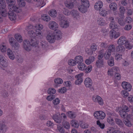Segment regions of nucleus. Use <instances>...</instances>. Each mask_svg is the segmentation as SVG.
Wrapping results in <instances>:
<instances>
[{"label":"nucleus","instance_id":"nucleus-1","mask_svg":"<svg viewBox=\"0 0 133 133\" xmlns=\"http://www.w3.org/2000/svg\"><path fill=\"white\" fill-rule=\"evenodd\" d=\"M43 28V26L41 24H37L33 27L30 25L27 28L28 30V36L29 37H35L36 36L39 38L43 37L42 32L41 30Z\"/></svg>","mask_w":133,"mask_h":133},{"label":"nucleus","instance_id":"nucleus-2","mask_svg":"<svg viewBox=\"0 0 133 133\" xmlns=\"http://www.w3.org/2000/svg\"><path fill=\"white\" fill-rule=\"evenodd\" d=\"M36 36L35 37H30L31 38V44L29 41L25 40L23 42V45L24 48L26 51H29L31 49V45L34 47H38V42L36 39Z\"/></svg>","mask_w":133,"mask_h":133},{"label":"nucleus","instance_id":"nucleus-3","mask_svg":"<svg viewBox=\"0 0 133 133\" xmlns=\"http://www.w3.org/2000/svg\"><path fill=\"white\" fill-rule=\"evenodd\" d=\"M90 6L89 0H81V4H78L77 8L79 11L81 13L84 14L88 11V9Z\"/></svg>","mask_w":133,"mask_h":133},{"label":"nucleus","instance_id":"nucleus-4","mask_svg":"<svg viewBox=\"0 0 133 133\" xmlns=\"http://www.w3.org/2000/svg\"><path fill=\"white\" fill-rule=\"evenodd\" d=\"M14 6L15 8V10H12L11 9H8L9 10L8 12V16L10 19L12 21L15 20L16 19V15L14 13L13 11H15L17 12H19L21 11V9L20 7H17L15 5V3H14Z\"/></svg>","mask_w":133,"mask_h":133},{"label":"nucleus","instance_id":"nucleus-5","mask_svg":"<svg viewBox=\"0 0 133 133\" xmlns=\"http://www.w3.org/2000/svg\"><path fill=\"white\" fill-rule=\"evenodd\" d=\"M108 51L106 52L104 55V58L105 59H108L111 55H114L115 54V48L113 44H111L109 46Z\"/></svg>","mask_w":133,"mask_h":133},{"label":"nucleus","instance_id":"nucleus-6","mask_svg":"<svg viewBox=\"0 0 133 133\" xmlns=\"http://www.w3.org/2000/svg\"><path fill=\"white\" fill-rule=\"evenodd\" d=\"M48 26L50 29L54 30L55 33H58L59 38L61 37V32L59 30H58V25L56 22L54 21L50 22L49 23Z\"/></svg>","mask_w":133,"mask_h":133},{"label":"nucleus","instance_id":"nucleus-7","mask_svg":"<svg viewBox=\"0 0 133 133\" xmlns=\"http://www.w3.org/2000/svg\"><path fill=\"white\" fill-rule=\"evenodd\" d=\"M128 107L125 105H123L116 108V111L118 112L119 114L122 118H125L126 116V112L128 111Z\"/></svg>","mask_w":133,"mask_h":133},{"label":"nucleus","instance_id":"nucleus-8","mask_svg":"<svg viewBox=\"0 0 133 133\" xmlns=\"http://www.w3.org/2000/svg\"><path fill=\"white\" fill-rule=\"evenodd\" d=\"M55 34L54 32H49L47 35L46 36V39L48 41L51 43H53L55 41V37L57 38L58 39H59L61 38V37L59 38L58 36V34L57 33Z\"/></svg>","mask_w":133,"mask_h":133},{"label":"nucleus","instance_id":"nucleus-9","mask_svg":"<svg viewBox=\"0 0 133 133\" xmlns=\"http://www.w3.org/2000/svg\"><path fill=\"white\" fill-rule=\"evenodd\" d=\"M93 115L95 118L99 120L103 119L106 116L105 113L102 111H95Z\"/></svg>","mask_w":133,"mask_h":133},{"label":"nucleus","instance_id":"nucleus-10","mask_svg":"<svg viewBox=\"0 0 133 133\" xmlns=\"http://www.w3.org/2000/svg\"><path fill=\"white\" fill-rule=\"evenodd\" d=\"M119 67L115 66L109 68L107 71V74L109 77H112L119 71Z\"/></svg>","mask_w":133,"mask_h":133},{"label":"nucleus","instance_id":"nucleus-11","mask_svg":"<svg viewBox=\"0 0 133 133\" xmlns=\"http://www.w3.org/2000/svg\"><path fill=\"white\" fill-rule=\"evenodd\" d=\"M92 100L95 103H97L100 105L102 106L104 104V102L102 98L98 95L94 96L92 97Z\"/></svg>","mask_w":133,"mask_h":133},{"label":"nucleus","instance_id":"nucleus-12","mask_svg":"<svg viewBox=\"0 0 133 133\" xmlns=\"http://www.w3.org/2000/svg\"><path fill=\"white\" fill-rule=\"evenodd\" d=\"M59 115V114H57L54 115L53 117V118L54 121L56 122L59 123L61 122V118L63 117V118H65L66 117V116L65 114L62 113L61 115V117H60L58 116Z\"/></svg>","mask_w":133,"mask_h":133},{"label":"nucleus","instance_id":"nucleus-13","mask_svg":"<svg viewBox=\"0 0 133 133\" xmlns=\"http://www.w3.org/2000/svg\"><path fill=\"white\" fill-rule=\"evenodd\" d=\"M122 86L124 89L128 91H129L131 89L132 86L129 83L126 82H123L122 83Z\"/></svg>","mask_w":133,"mask_h":133},{"label":"nucleus","instance_id":"nucleus-14","mask_svg":"<svg viewBox=\"0 0 133 133\" xmlns=\"http://www.w3.org/2000/svg\"><path fill=\"white\" fill-rule=\"evenodd\" d=\"M54 82L55 84L54 87L57 88L59 87L60 85L63 83V81L61 78L58 77L54 79Z\"/></svg>","mask_w":133,"mask_h":133},{"label":"nucleus","instance_id":"nucleus-15","mask_svg":"<svg viewBox=\"0 0 133 133\" xmlns=\"http://www.w3.org/2000/svg\"><path fill=\"white\" fill-rule=\"evenodd\" d=\"M8 129V127L4 121H0V130L3 132H5L7 131Z\"/></svg>","mask_w":133,"mask_h":133},{"label":"nucleus","instance_id":"nucleus-16","mask_svg":"<svg viewBox=\"0 0 133 133\" xmlns=\"http://www.w3.org/2000/svg\"><path fill=\"white\" fill-rule=\"evenodd\" d=\"M0 64L4 67H7L8 65L7 60L1 55H0Z\"/></svg>","mask_w":133,"mask_h":133},{"label":"nucleus","instance_id":"nucleus-17","mask_svg":"<svg viewBox=\"0 0 133 133\" xmlns=\"http://www.w3.org/2000/svg\"><path fill=\"white\" fill-rule=\"evenodd\" d=\"M15 39L13 38H11L9 39V42L10 45L12 47L17 49L19 46V44L17 42L15 43Z\"/></svg>","mask_w":133,"mask_h":133},{"label":"nucleus","instance_id":"nucleus-18","mask_svg":"<svg viewBox=\"0 0 133 133\" xmlns=\"http://www.w3.org/2000/svg\"><path fill=\"white\" fill-rule=\"evenodd\" d=\"M103 5V3L102 1H97L95 4L94 8L96 10H99L102 8Z\"/></svg>","mask_w":133,"mask_h":133},{"label":"nucleus","instance_id":"nucleus-19","mask_svg":"<svg viewBox=\"0 0 133 133\" xmlns=\"http://www.w3.org/2000/svg\"><path fill=\"white\" fill-rule=\"evenodd\" d=\"M7 3L8 4V8L12 10H15L14 6V3H15V0H6Z\"/></svg>","mask_w":133,"mask_h":133},{"label":"nucleus","instance_id":"nucleus-20","mask_svg":"<svg viewBox=\"0 0 133 133\" xmlns=\"http://www.w3.org/2000/svg\"><path fill=\"white\" fill-rule=\"evenodd\" d=\"M120 35L119 32H117L115 30H111L110 32V36L112 39H115L117 38Z\"/></svg>","mask_w":133,"mask_h":133},{"label":"nucleus","instance_id":"nucleus-21","mask_svg":"<svg viewBox=\"0 0 133 133\" xmlns=\"http://www.w3.org/2000/svg\"><path fill=\"white\" fill-rule=\"evenodd\" d=\"M71 14L75 19L79 20L80 19L81 17L77 11L73 10L71 12Z\"/></svg>","mask_w":133,"mask_h":133},{"label":"nucleus","instance_id":"nucleus-22","mask_svg":"<svg viewBox=\"0 0 133 133\" xmlns=\"http://www.w3.org/2000/svg\"><path fill=\"white\" fill-rule=\"evenodd\" d=\"M75 0H68L65 2V4L66 7L72 8L74 6V3L75 2Z\"/></svg>","mask_w":133,"mask_h":133},{"label":"nucleus","instance_id":"nucleus-23","mask_svg":"<svg viewBox=\"0 0 133 133\" xmlns=\"http://www.w3.org/2000/svg\"><path fill=\"white\" fill-rule=\"evenodd\" d=\"M131 118V115H129L126 117L123 120L124 124L129 127H130L132 125L131 123L129 121Z\"/></svg>","mask_w":133,"mask_h":133},{"label":"nucleus","instance_id":"nucleus-24","mask_svg":"<svg viewBox=\"0 0 133 133\" xmlns=\"http://www.w3.org/2000/svg\"><path fill=\"white\" fill-rule=\"evenodd\" d=\"M84 84L87 87L90 88L92 84V80L89 77L87 78L84 80Z\"/></svg>","mask_w":133,"mask_h":133},{"label":"nucleus","instance_id":"nucleus-25","mask_svg":"<svg viewBox=\"0 0 133 133\" xmlns=\"http://www.w3.org/2000/svg\"><path fill=\"white\" fill-rule=\"evenodd\" d=\"M126 38L124 36L120 37L117 41V43L118 45H122L125 44L127 42Z\"/></svg>","mask_w":133,"mask_h":133},{"label":"nucleus","instance_id":"nucleus-26","mask_svg":"<svg viewBox=\"0 0 133 133\" xmlns=\"http://www.w3.org/2000/svg\"><path fill=\"white\" fill-rule=\"evenodd\" d=\"M110 20L111 23L110 24V28L112 29H115L117 28V26L115 24L114 22V19L112 17H111L110 18Z\"/></svg>","mask_w":133,"mask_h":133},{"label":"nucleus","instance_id":"nucleus-27","mask_svg":"<svg viewBox=\"0 0 133 133\" xmlns=\"http://www.w3.org/2000/svg\"><path fill=\"white\" fill-rule=\"evenodd\" d=\"M74 59L76 64H78L80 63H82L83 61V57L80 55L76 56Z\"/></svg>","mask_w":133,"mask_h":133},{"label":"nucleus","instance_id":"nucleus-28","mask_svg":"<svg viewBox=\"0 0 133 133\" xmlns=\"http://www.w3.org/2000/svg\"><path fill=\"white\" fill-rule=\"evenodd\" d=\"M107 115L109 116L107 120L108 123L111 125L114 124V121L112 117V114L110 112H108L107 113Z\"/></svg>","mask_w":133,"mask_h":133},{"label":"nucleus","instance_id":"nucleus-29","mask_svg":"<svg viewBox=\"0 0 133 133\" xmlns=\"http://www.w3.org/2000/svg\"><path fill=\"white\" fill-rule=\"evenodd\" d=\"M60 24L61 26L63 28H66L69 25L68 22L65 19L62 20L60 22Z\"/></svg>","mask_w":133,"mask_h":133},{"label":"nucleus","instance_id":"nucleus-30","mask_svg":"<svg viewBox=\"0 0 133 133\" xmlns=\"http://www.w3.org/2000/svg\"><path fill=\"white\" fill-rule=\"evenodd\" d=\"M7 53L10 59L13 60L15 59V56L13 53L10 49H7Z\"/></svg>","mask_w":133,"mask_h":133},{"label":"nucleus","instance_id":"nucleus-31","mask_svg":"<svg viewBox=\"0 0 133 133\" xmlns=\"http://www.w3.org/2000/svg\"><path fill=\"white\" fill-rule=\"evenodd\" d=\"M96 66L98 68H101L104 67V63L103 60L99 59L96 62Z\"/></svg>","mask_w":133,"mask_h":133},{"label":"nucleus","instance_id":"nucleus-32","mask_svg":"<svg viewBox=\"0 0 133 133\" xmlns=\"http://www.w3.org/2000/svg\"><path fill=\"white\" fill-rule=\"evenodd\" d=\"M95 58L93 56L90 57L85 60V63L87 65H90L95 61Z\"/></svg>","mask_w":133,"mask_h":133},{"label":"nucleus","instance_id":"nucleus-33","mask_svg":"<svg viewBox=\"0 0 133 133\" xmlns=\"http://www.w3.org/2000/svg\"><path fill=\"white\" fill-rule=\"evenodd\" d=\"M120 18L118 19V22L119 24L121 26H124L125 24V22L123 19L124 18V15H121L119 16Z\"/></svg>","mask_w":133,"mask_h":133},{"label":"nucleus","instance_id":"nucleus-34","mask_svg":"<svg viewBox=\"0 0 133 133\" xmlns=\"http://www.w3.org/2000/svg\"><path fill=\"white\" fill-rule=\"evenodd\" d=\"M0 13L3 18L6 17L8 14L6 8L0 9Z\"/></svg>","mask_w":133,"mask_h":133},{"label":"nucleus","instance_id":"nucleus-35","mask_svg":"<svg viewBox=\"0 0 133 133\" xmlns=\"http://www.w3.org/2000/svg\"><path fill=\"white\" fill-rule=\"evenodd\" d=\"M77 67L79 70L84 71L85 68H86V65L84 63L82 62L78 64L77 65Z\"/></svg>","mask_w":133,"mask_h":133},{"label":"nucleus","instance_id":"nucleus-36","mask_svg":"<svg viewBox=\"0 0 133 133\" xmlns=\"http://www.w3.org/2000/svg\"><path fill=\"white\" fill-rule=\"evenodd\" d=\"M125 50V49L123 46L122 45L117 46L116 47V51L117 52L122 53Z\"/></svg>","mask_w":133,"mask_h":133},{"label":"nucleus","instance_id":"nucleus-37","mask_svg":"<svg viewBox=\"0 0 133 133\" xmlns=\"http://www.w3.org/2000/svg\"><path fill=\"white\" fill-rule=\"evenodd\" d=\"M98 23L100 25H103L108 23V22L104 19L100 18L98 19Z\"/></svg>","mask_w":133,"mask_h":133},{"label":"nucleus","instance_id":"nucleus-38","mask_svg":"<svg viewBox=\"0 0 133 133\" xmlns=\"http://www.w3.org/2000/svg\"><path fill=\"white\" fill-rule=\"evenodd\" d=\"M110 9L113 11H116L117 8V5L116 3L112 2L109 5Z\"/></svg>","mask_w":133,"mask_h":133},{"label":"nucleus","instance_id":"nucleus-39","mask_svg":"<svg viewBox=\"0 0 133 133\" xmlns=\"http://www.w3.org/2000/svg\"><path fill=\"white\" fill-rule=\"evenodd\" d=\"M68 116L71 118H75L76 116V114L72 111H69L66 113Z\"/></svg>","mask_w":133,"mask_h":133},{"label":"nucleus","instance_id":"nucleus-40","mask_svg":"<svg viewBox=\"0 0 133 133\" xmlns=\"http://www.w3.org/2000/svg\"><path fill=\"white\" fill-rule=\"evenodd\" d=\"M108 63L109 66H113L114 65V58L112 56H110L108 59Z\"/></svg>","mask_w":133,"mask_h":133},{"label":"nucleus","instance_id":"nucleus-41","mask_svg":"<svg viewBox=\"0 0 133 133\" xmlns=\"http://www.w3.org/2000/svg\"><path fill=\"white\" fill-rule=\"evenodd\" d=\"M49 15L51 17H55L57 16V13L56 10L54 9L51 10L49 12Z\"/></svg>","mask_w":133,"mask_h":133},{"label":"nucleus","instance_id":"nucleus-42","mask_svg":"<svg viewBox=\"0 0 133 133\" xmlns=\"http://www.w3.org/2000/svg\"><path fill=\"white\" fill-rule=\"evenodd\" d=\"M70 124L73 127L77 128L79 126V123L77 121L75 120H72L71 121Z\"/></svg>","mask_w":133,"mask_h":133},{"label":"nucleus","instance_id":"nucleus-43","mask_svg":"<svg viewBox=\"0 0 133 133\" xmlns=\"http://www.w3.org/2000/svg\"><path fill=\"white\" fill-rule=\"evenodd\" d=\"M68 63L69 65L71 66H75L77 64L74 59H70L68 60Z\"/></svg>","mask_w":133,"mask_h":133},{"label":"nucleus","instance_id":"nucleus-44","mask_svg":"<svg viewBox=\"0 0 133 133\" xmlns=\"http://www.w3.org/2000/svg\"><path fill=\"white\" fill-rule=\"evenodd\" d=\"M67 89L66 87H62L59 89L57 90V92L61 94L64 93L66 92Z\"/></svg>","mask_w":133,"mask_h":133},{"label":"nucleus","instance_id":"nucleus-45","mask_svg":"<svg viewBox=\"0 0 133 133\" xmlns=\"http://www.w3.org/2000/svg\"><path fill=\"white\" fill-rule=\"evenodd\" d=\"M92 69V66L91 65H89L87 67L86 66V68L84 70L86 74H88L91 71Z\"/></svg>","mask_w":133,"mask_h":133},{"label":"nucleus","instance_id":"nucleus-46","mask_svg":"<svg viewBox=\"0 0 133 133\" xmlns=\"http://www.w3.org/2000/svg\"><path fill=\"white\" fill-rule=\"evenodd\" d=\"M15 37L16 40L19 43H21L23 41L21 35L19 34H16L15 36Z\"/></svg>","mask_w":133,"mask_h":133},{"label":"nucleus","instance_id":"nucleus-47","mask_svg":"<svg viewBox=\"0 0 133 133\" xmlns=\"http://www.w3.org/2000/svg\"><path fill=\"white\" fill-rule=\"evenodd\" d=\"M47 92L49 94L53 95L56 93V90L54 88H50L48 89L47 91Z\"/></svg>","mask_w":133,"mask_h":133},{"label":"nucleus","instance_id":"nucleus-48","mask_svg":"<svg viewBox=\"0 0 133 133\" xmlns=\"http://www.w3.org/2000/svg\"><path fill=\"white\" fill-rule=\"evenodd\" d=\"M41 18L43 20L46 22L49 21L50 20V17L46 14H43L42 15Z\"/></svg>","mask_w":133,"mask_h":133},{"label":"nucleus","instance_id":"nucleus-49","mask_svg":"<svg viewBox=\"0 0 133 133\" xmlns=\"http://www.w3.org/2000/svg\"><path fill=\"white\" fill-rule=\"evenodd\" d=\"M107 133H121V131L119 130H113L111 128H109L107 131Z\"/></svg>","mask_w":133,"mask_h":133},{"label":"nucleus","instance_id":"nucleus-50","mask_svg":"<svg viewBox=\"0 0 133 133\" xmlns=\"http://www.w3.org/2000/svg\"><path fill=\"white\" fill-rule=\"evenodd\" d=\"M99 11V14L102 16H105L107 14V11L103 9H101Z\"/></svg>","mask_w":133,"mask_h":133},{"label":"nucleus","instance_id":"nucleus-51","mask_svg":"<svg viewBox=\"0 0 133 133\" xmlns=\"http://www.w3.org/2000/svg\"><path fill=\"white\" fill-rule=\"evenodd\" d=\"M6 5L5 1L3 0H0V9L5 8Z\"/></svg>","mask_w":133,"mask_h":133},{"label":"nucleus","instance_id":"nucleus-52","mask_svg":"<svg viewBox=\"0 0 133 133\" xmlns=\"http://www.w3.org/2000/svg\"><path fill=\"white\" fill-rule=\"evenodd\" d=\"M0 50L3 52H5L6 51V47L4 44H1L0 45Z\"/></svg>","mask_w":133,"mask_h":133},{"label":"nucleus","instance_id":"nucleus-53","mask_svg":"<svg viewBox=\"0 0 133 133\" xmlns=\"http://www.w3.org/2000/svg\"><path fill=\"white\" fill-rule=\"evenodd\" d=\"M115 122L120 127H123V123L122 121L120 119L118 118H116L115 119Z\"/></svg>","mask_w":133,"mask_h":133},{"label":"nucleus","instance_id":"nucleus-54","mask_svg":"<svg viewBox=\"0 0 133 133\" xmlns=\"http://www.w3.org/2000/svg\"><path fill=\"white\" fill-rule=\"evenodd\" d=\"M84 75L83 73H81L76 75L75 78L77 79L83 81V76Z\"/></svg>","mask_w":133,"mask_h":133},{"label":"nucleus","instance_id":"nucleus-55","mask_svg":"<svg viewBox=\"0 0 133 133\" xmlns=\"http://www.w3.org/2000/svg\"><path fill=\"white\" fill-rule=\"evenodd\" d=\"M97 125L101 129H103L104 128L105 125L104 123H101L99 121H97Z\"/></svg>","mask_w":133,"mask_h":133},{"label":"nucleus","instance_id":"nucleus-56","mask_svg":"<svg viewBox=\"0 0 133 133\" xmlns=\"http://www.w3.org/2000/svg\"><path fill=\"white\" fill-rule=\"evenodd\" d=\"M60 100L58 98H56L53 100L52 102L54 105H56L60 103Z\"/></svg>","mask_w":133,"mask_h":133},{"label":"nucleus","instance_id":"nucleus-57","mask_svg":"<svg viewBox=\"0 0 133 133\" xmlns=\"http://www.w3.org/2000/svg\"><path fill=\"white\" fill-rule=\"evenodd\" d=\"M114 75H115V78L117 80H119L121 78V75L120 73V70L119 68L118 71L115 73Z\"/></svg>","mask_w":133,"mask_h":133},{"label":"nucleus","instance_id":"nucleus-58","mask_svg":"<svg viewBox=\"0 0 133 133\" xmlns=\"http://www.w3.org/2000/svg\"><path fill=\"white\" fill-rule=\"evenodd\" d=\"M17 3L20 7H24L25 5V3L23 0H17Z\"/></svg>","mask_w":133,"mask_h":133},{"label":"nucleus","instance_id":"nucleus-59","mask_svg":"<svg viewBox=\"0 0 133 133\" xmlns=\"http://www.w3.org/2000/svg\"><path fill=\"white\" fill-rule=\"evenodd\" d=\"M122 95L124 97H127L129 95L128 92L125 90H122L121 92Z\"/></svg>","mask_w":133,"mask_h":133},{"label":"nucleus","instance_id":"nucleus-60","mask_svg":"<svg viewBox=\"0 0 133 133\" xmlns=\"http://www.w3.org/2000/svg\"><path fill=\"white\" fill-rule=\"evenodd\" d=\"M126 48L128 49H131L133 47V45L128 42L126 43L125 45Z\"/></svg>","mask_w":133,"mask_h":133},{"label":"nucleus","instance_id":"nucleus-61","mask_svg":"<svg viewBox=\"0 0 133 133\" xmlns=\"http://www.w3.org/2000/svg\"><path fill=\"white\" fill-rule=\"evenodd\" d=\"M120 10V14H119V16H120L121 15H124V14L125 13V9L123 6H121L119 8Z\"/></svg>","mask_w":133,"mask_h":133},{"label":"nucleus","instance_id":"nucleus-62","mask_svg":"<svg viewBox=\"0 0 133 133\" xmlns=\"http://www.w3.org/2000/svg\"><path fill=\"white\" fill-rule=\"evenodd\" d=\"M55 97V96L54 95H49L46 97V100L49 101H52Z\"/></svg>","mask_w":133,"mask_h":133},{"label":"nucleus","instance_id":"nucleus-63","mask_svg":"<svg viewBox=\"0 0 133 133\" xmlns=\"http://www.w3.org/2000/svg\"><path fill=\"white\" fill-rule=\"evenodd\" d=\"M103 52V51L102 50L99 51L98 57V60L101 59L104 56L105 54L104 55Z\"/></svg>","mask_w":133,"mask_h":133},{"label":"nucleus","instance_id":"nucleus-64","mask_svg":"<svg viewBox=\"0 0 133 133\" xmlns=\"http://www.w3.org/2000/svg\"><path fill=\"white\" fill-rule=\"evenodd\" d=\"M37 4L38 5V6H40L41 8H42L45 5V3L44 2L43 0H42L41 1L38 2Z\"/></svg>","mask_w":133,"mask_h":133}]
</instances>
